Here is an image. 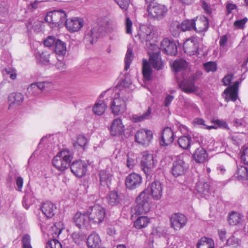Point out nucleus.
<instances>
[{
  "mask_svg": "<svg viewBox=\"0 0 248 248\" xmlns=\"http://www.w3.org/2000/svg\"><path fill=\"white\" fill-rule=\"evenodd\" d=\"M156 162L153 154H149L148 152L143 153L141 160V166L146 174H150L151 171L155 167Z\"/></svg>",
  "mask_w": 248,
  "mask_h": 248,
  "instance_id": "nucleus-8",
  "label": "nucleus"
},
{
  "mask_svg": "<svg viewBox=\"0 0 248 248\" xmlns=\"http://www.w3.org/2000/svg\"><path fill=\"white\" fill-rule=\"evenodd\" d=\"M194 30L198 32L205 31L209 27V22L207 18L203 16L197 17L194 19Z\"/></svg>",
  "mask_w": 248,
  "mask_h": 248,
  "instance_id": "nucleus-25",
  "label": "nucleus"
},
{
  "mask_svg": "<svg viewBox=\"0 0 248 248\" xmlns=\"http://www.w3.org/2000/svg\"><path fill=\"white\" fill-rule=\"evenodd\" d=\"M186 170V166L184 160L178 159L173 162L171 173L174 177H177L184 174Z\"/></svg>",
  "mask_w": 248,
  "mask_h": 248,
  "instance_id": "nucleus-20",
  "label": "nucleus"
},
{
  "mask_svg": "<svg viewBox=\"0 0 248 248\" xmlns=\"http://www.w3.org/2000/svg\"><path fill=\"white\" fill-rule=\"evenodd\" d=\"M137 205L134 210L137 215L145 214L148 213L151 208L150 196L145 191L142 192L137 198Z\"/></svg>",
  "mask_w": 248,
  "mask_h": 248,
  "instance_id": "nucleus-6",
  "label": "nucleus"
},
{
  "mask_svg": "<svg viewBox=\"0 0 248 248\" xmlns=\"http://www.w3.org/2000/svg\"><path fill=\"white\" fill-rule=\"evenodd\" d=\"M65 24L68 30L70 32L78 31L83 27V21L81 18L75 17L67 19Z\"/></svg>",
  "mask_w": 248,
  "mask_h": 248,
  "instance_id": "nucleus-23",
  "label": "nucleus"
},
{
  "mask_svg": "<svg viewBox=\"0 0 248 248\" xmlns=\"http://www.w3.org/2000/svg\"><path fill=\"white\" fill-rule=\"evenodd\" d=\"M240 155L241 160L248 165V147L244 146L241 150Z\"/></svg>",
  "mask_w": 248,
  "mask_h": 248,
  "instance_id": "nucleus-51",
  "label": "nucleus"
},
{
  "mask_svg": "<svg viewBox=\"0 0 248 248\" xmlns=\"http://www.w3.org/2000/svg\"><path fill=\"white\" fill-rule=\"evenodd\" d=\"M239 81H235L232 86L227 87L224 91V98L226 101L230 100L235 101L238 98Z\"/></svg>",
  "mask_w": 248,
  "mask_h": 248,
  "instance_id": "nucleus-19",
  "label": "nucleus"
},
{
  "mask_svg": "<svg viewBox=\"0 0 248 248\" xmlns=\"http://www.w3.org/2000/svg\"><path fill=\"white\" fill-rule=\"evenodd\" d=\"M119 7L124 11H126L128 9L130 0H114Z\"/></svg>",
  "mask_w": 248,
  "mask_h": 248,
  "instance_id": "nucleus-55",
  "label": "nucleus"
},
{
  "mask_svg": "<svg viewBox=\"0 0 248 248\" xmlns=\"http://www.w3.org/2000/svg\"><path fill=\"white\" fill-rule=\"evenodd\" d=\"M183 48L185 53L189 56L196 54L199 49V45L196 38L187 39L184 43Z\"/></svg>",
  "mask_w": 248,
  "mask_h": 248,
  "instance_id": "nucleus-18",
  "label": "nucleus"
},
{
  "mask_svg": "<svg viewBox=\"0 0 248 248\" xmlns=\"http://www.w3.org/2000/svg\"><path fill=\"white\" fill-rule=\"evenodd\" d=\"M167 12V8L164 5L154 1L151 2L147 6L148 20L151 21L161 19L165 16Z\"/></svg>",
  "mask_w": 248,
  "mask_h": 248,
  "instance_id": "nucleus-5",
  "label": "nucleus"
},
{
  "mask_svg": "<svg viewBox=\"0 0 248 248\" xmlns=\"http://www.w3.org/2000/svg\"><path fill=\"white\" fill-rule=\"evenodd\" d=\"M109 131L111 135L113 136H120L123 134L124 132V126L121 118H116L114 119L109 128Z\"/></svg>",
  "mask_w": 248,
  "mask_h": 248,
  "instance_id": "nucleus-21",
  "label": "nucleus"
},
{
  "mask_svg": "<svg viewBox=\"0 0 248 248\" xmlns=\"http://www.w3.org/2000/svg\"><path fill=\"white\" fill-rule=\"evenodd\" d=\"M55 51L59 55H64L66 52V44L60 40H57L55 43Z\"/></svg>",
  "mask_w": 248,
  "mask_h": 248,
  "instance_id": "nucleus-43",
  "label": "nucleus"
},
{
  "mask_svg": "<svg viewBox=\"0 0 248 248\" xmlns=\"http://www.w3.org/2000/svg\"><path fill=\"white\" fill-rule=\"evenodd\" d=\"M72 158V153L68 150L64 149L54 157L52 164L59 170L63 171L69 167Z\"/></svg>",
  "mask_w": 248,
  "mask_h": 248,
  "instance_id": "nucleus-4",
  "label": "nucleus"
},
{
  "mask_svg": "<svg viewBox=\"0 0 248 248\" xmlns=\"http://www.w3.org/2000/svg\"><path fill=\"white\" fill-rule=\"evenodd\" d=\"M16 189L18 191H21L23 184V179L21 176H18L16 178Z\"/></svg>",
  "mask_w": 248,
  "mask_h": 248,
  "instance_id": "nucleus-61",
  "label": "nucleus"
},
{
  "mask_svg": "<svg viewBox=\"0 0 248 248\" xmlns=\"http://www.w3.org/2000/svg\"><path fill=\"white\" fill-rule=\"evenodd\" d=\"M184 106L186 108L194 113H198L200 112V110L197 105L190 101H185Z\"/></svg>",
  "mask_w": 248,
  "mask_h": 248,
  "instance_id": "nucleus-49",
  "label": "nucleus"
},
{
  "mask_svg": "<svg viewBox=\"0 0 248 248\" xmlns=\"http://www.w3.org/2000/svg\"><path fill=\"white\" fill-rule=\"evenodd\" d=\"M87 142V140L84 136L79 135L78 137L77 144L79 146L81 147H83L84 145L86 144Z\"/></svg>",
  "mask_w": 248,
  "mask_h": 248,
  "instance_id": "nucleus-64",
  "label": "nucleus"
},
{
  "mask_svg": "<svg viewBox=\"0 0 248 248\" xmlns=\"http://www.w3.org/2000/svg\"><path fill=\"white\" fill-rule=\"evenodd\" d=\"M39 82L40 87H41L42 92H48L54 87L53 84L51 82L48 81Z\"/></svg>",
  "mask_w": 248,
  "mask_h": 248,
  "instance_id": "nucleus-52",
  "label": "nucleus"
},
{
  "mask_svg": "<svg viewBox=\"0 0 248 248\" xmlns=\"http://www.w3.org/2000/svg\"><path fill=\"white\" fill-rule=\"evenodd\" d=\"M177 142L181 148L187 149L191 143V138L189 136H182L178 139Z\"/></svg>",
  "mask_w": 248,
  "mask_h": 248,
  "instance_id": "nucleus-39",
  "label": "nucleus"
},
{
  "mask_svg": "<svg viewBox=\"0 0 248 248\" xmlns=\"http://www.w3.org/2000/svg\"><path fill=\"white\" fill-rule=\"evenodd\" d=\"M243 216L240 213L232 211L228 216V221L230 225L234 226L241 223Z\"/></svg>",
  "mask_w": 248,
  "mask_h": 248,
  "instance_id": "nucleus-31",
  "label": "nucleus"
},
{
  "mask_svg": "<svg viewBox=\"0 0 248 248\" xmlns=\"http://www.w3.org/2000/svg\"><path fill=\"white\" fill-rule=\"evenodd\" d=\"M197 248H215L213 240L209 238H202L197 245Z\"/></svg>",
  "mask_w": 248,
  "mask_h": 248,
  "instance_id": "nucleus-38",
  "label": "nucleus"
},
{
  "mask_svg": "<svg viewBox=\"0 0 248 248\" xmlns=\"http://www.w3.org/2000/svg\"><path fill=\"white\" fill-rule=\"evenodd\" d=\"M237 177L239 180H247L248 178V168L243 166H238L237 170Z\"/></svg>",
  "mask_w": 248,
  "mask_h": 248,
  "instance_id": "nucleus-44",
  "label": "nucleus"
},
{
  "mask_svg": "<svg viewBox=\"0 0 248 248\" xmlns=\"http://www.w3.org/2000/svg\"><path fill=\"white\" fill-rule=\"evenodd\" d=\"M66 15L62 10H55L49 12L45 17V21L59 25L65 22Z\"/></svg>",
  "mask_w": 248,
  "mask_h": 248,
  "instance_id": "nucleus-11",
  "label": "nucleus"
},
{
  "mask_svg": "<svg viewBox=\"0 0 248 248\" xmlns=\"http://www.w3.org/2000/svg\"><path fill=\"white\" fill-rule=\"evenodd\" d=\"M5 74L9 76V77L13 80L16 78V70L11 68H5L4 70Z\"/></svg>",
  "mask_w": 248,
  "mask_h": 248,
  "instance_id": "nucleus-56",
  "label": "nucleus"
},
{
  "mask_svg": "<svg viewBox=\"0 0 248 248\" xmlns=\"http://www.w3.org/2000/svg\"><path fill=\"white\" fill-rule=\"evenodd\" d=\"M187 62L184 59H180L175 60L172 64L173 70L175 72L180 71L187 66Z\"/></svg>",
  "mask_w": 248,
  "mask_h": 248,
  "instance_id": "nucleus-41",
  "label": "nucleus"
},
{
  "mask_svg": "<svg viewBox=\"0 0 248 248\" xmlns=\"http://www.w3.org/2000/svg\"><path fill=\"white\" fill-rule=\"evenodd\" d=\"M56 209V205L50 202L44 203L41 206V210L47 218H51L53 217Z\"/></svg>",
  "mask_w": 248,
  "mask_h": 248,
  "instance_id": "nucleus-28",
  "label": "nucleus"
},
{
  "mask_svg": "<svg viewBox=\"0 0 248 248\" xmlns=\"http://www.w3.org/2000/svg\"><path fill=\"white\" fill-rule=\"evenodd\" d=\"M142 183L141 176L136 173H131L128 175L125 180L126 188L134 189L139 187Z\"/></svg>",
  "mask_w": 248,
  "mask_h": 248,
  "instance_id": "nucleus-17",
  "label": "nucleus"
},
{
  "mask_svg": "<svg viewBox=\"0 0 248 248\" xmlns=\"http://www.w3.org/2000/svg\"><path fill=\"white\" fill-rule=\"evenodd\" d=\"M56 42L54 37L49 36L44 41V44L45 46L50 47L55 45Z\"/></svg>",
  "mask_w": 248,
  "mask_h": 248,
  "instance_id": "nucleus-60",
  "label": "nucleus"
},
{
  "mask_svg": "<svg viewBox=\"0 0 248 248\" xmlns=\"http://www.w3.org/2000/svg\"><path fill=\"white\" fill-rule=\"evenodd\" d=\"M107 200L111 206H117L120 203L121 199L117 192L112 191L108 194Z\"/></svg>",
  "mask_w": 248,
  "mask_h": 248,
  "instance_id": "nucleus-37",
  "label": "nucleus"
},
{
  "mask_svg": "<svg viewBox=\"0 0 248 248\" xmlns=\"http://www.w3.org/2000/svg\"><path fill=\"white\" fill-rule=\"evenodd\" d=\"M35 57L37 63L44 65L53 64L50 54L47 51H38L35 53Z\"/></svg>",
  "mask_w": 248,
  "mask_h": 248,
  "instance_id": "nucleus-26",
  "label": "nucleus"
},
{
  "mask_svg": "<svg viewBox=\"0 0 248 248\" xmlns=\"http://www.w3.org/2000/svg\"><path fill=\"white\" fill-rule=\"evenodd\" d=\"M138 35L141 42L146 43V45H148L149 43L153 49L157 48V46L154 43L157 36V30L155 27L151 25L142 26L140 28Z\"/></svg>",
  "mask_w": 248,
  "mask_h": 248,
  "instance_id": "nucleus-3",
  "label": "nucleus"
},
{
  "mask_svg": "<svg viewBox=\"0 0 248 248\" xmlns=\"http://www.w3.org/2000/svg\"><path fill=\"white\" fill-rule=\"evenodd\" d=\"M196 80V78L194 76L191 78L185 79L180 83L179 87L185 93H196L198 92L199 89L195 85L194 82Z\"/></svg>",
  "mask_w": 248,
  "mask_h": 248,
  "instance_id": "nucleus-14",
  "label": "nucleus"
},
{
  "mask_svg": "<svg viewBox=\"0 0 248 248\" xmlns=\"http://www.w3.org/2000/svg\"><path fill=\"white\" fill-rule=\"evenodd\" d=\"M129 94H124L123 92L116 93L110 99L109 107L111 112L115 116L123 114L126 110V101Z\"/></svg>",
  "mask_w": 248,
  "mask_h": 248,
  "instance_id": "nucleus-2",
  "label": "nucleus"
},
{
  "mask_svg": "<svg viewBox=\"0 0 248 248\" xmlns=\"http://www.w3.org/2000/svg\"><path fill=\"white\" fill-rule=\"evenodd\" d=\"M248 19L247 17H245L242 19L236 20L233 25L238 29H243L245 24L247 22Z\"/></svg>",
  "mask_w": 248,
  "mask_h": 248,
  "instance_id": "nucleus-57",
  "label": "nucleus"
},
{
  "mask_svg": "<svg viewBox=\"0 0 248 248\" xmlns=\"http://www.w3.org/2000/svg\"><path fill=\"white\" fill-rule=\"evenodd\" d=\"M73 220L75 225L79 229L85 228L89 230L92 227L87 211L83 213L77 212L75 215Z\"/></svg>",
  "mask_w": 248,
  "mask_h": 248,
  "instance_id": "nucleus-9",
  "label": "nucleus"
},
{
  "mask_svg": "<svg viewBox=\"0 0 248 248\" xmlns=\"http://www.w3.org/2000/svg\"><path fill=\"white\" fill-rule=\"evenodd\" d=\"M72 173L77 177H82L84 176L87 170V165L81 160H77L72 163L70 166Z\"/></svg>",
  "mask_w": 248,
  "mask_h": 248,
  "instance_id": "nucleus-15",
  "label": "nucleus"
},
{
  "mask_svg": "<svg viewBox=\"0 0 248 248\" xmlns=\"http://www.w3.org/2000/svg\"><path fill=\"white\" fill-rule=\"evenodd\" d=\"M31 236L28 234H24L21 239L22 248H32Z\"/></svg>",
  "mask_w": 248,
  "mask_h": 248,
  "instance_id": "nucleus-48",
  "label": "nucleus"
},
{
  "mask_svg": "<svg viewBox=\"0 0 248 248\" xmlns=\"http://www.w3.org/2000/svg\"><path fill=\"white\" fill-rule=\"evenodd\" d=\"M132 22L129 18V17H127L126 18L125 21V28H126V32L127 34H131L132 33Z\"/></svg>",
  "mask_w": 248,
  "mask_h": 248,
  "instance_id": "nucleus-62",
  "label": "nucleus"
},
{
  "mask_svg": "<svg viewBox=\"0 0 248 248\" xmlns=\"http://www.w3.org/2000/svg\"><path fill=\"white\" fill-rule=\"evenodd\" d=\"M28 93L32 95L35 96L42 92L40 82H34L31 84L27 89Z\"/></svg>",
  "mask_w": 248,
  "mask_h": 248,
  "instance_id": "nucleus-42",
  "label": "nucleus"
},
{
  "mask_svg": "<svg viewBox=\"0 0 248 248\" xmlns=\"http://www.w3.org/2000/svg\"><path fill=\"white\" fill-rule=\"evenodd\" d=\"M173 140L174 134L171 129L168 127L164 128L159 139L160 144L161 146H167L171 144Z\"/></svg>",
  "mask_w": 248,
  "mask_h": 248,
  "instance_id": "nucleus-22",
  "label": "nucleus"
},
{
  "mask_svg": "<svg viewBox=\"0 0 248 248\" xmlns=\"http://www.w3.org/2000/svg\"><path fill=\"white\" fill-rule=\"evenodd\" d=\"M46 248H62V246L57 239L53 238L47 243Z\"/></svg>",
  "mask_w": 248,
  "mask_h": 248,
  "instance_id": "nucleus-53",
  "label": "nucleus"
},
{
  "mask_svg": "<svg viewBox=\"0 0 248 248\" xmlns=\"http://www.w3.org/2000/svg\"><path fill=\"white\" fill-rule=\"evenodd\" d=\"M152 110L150 107H148L147 110L142 114L134 115L132 117V120L135 123L142 122L145 120H150L152 118Z\"/></svg>",
  "mask_w": 248,
  "mask_h": 248,
  "instance_id": "nucleus-35",
  "label": "nucleus"
},
{
  "mask_svg": "<svg viewBox=\"0 0 248 248\" xmlns=\"http://www.w3.org/2000/svg\"><path fill=\"white\" fill-rule=\"evenodd\" d=\"M233 78V75L232 74H228L225 76L222 79V82L225 86L229 85Z\"/></svg>",
  "mask_w": 248,
  "mask_h": 248,
  "instance_id": "nucleus-63",
  "label": "nucleus"
},
{
  "mask_svg": "<svg viewBox=\"0 0 248 248\" xmlns=\"http://www.w3.org/2000/svg\"><path fill=\"white\" fill-rule=\"evenodd\" d=\"M187 222L186 217L182 214L174 213L170 217V226L176 231L180 230L184 228Z\"/></svg>",
  "mask_w": 248,
  "mask_h": 248,
  "instance_id": "nucleus-13",
  "label": "nucleus"
},
{
  "mask_svg": "<svg viewBox=\"0 0 248 248\" xmlns=\"http://www.w3.org/2000/svg\"><path fill=\"white\" fill-rule=\"evenodd\" d=\"M135 138V141L138 143L148 146L153 139V133L150 130L141 129L136 132Z\"/></svg>",
  "mask_w": 248,
  "mask_h": 248,
  "instance_id": "nucleus-12",
  "label": "nucleus"
},
{
  "mask_svg": "<svg viewBox=\"0 0 248 248\" xmlns=\"http://www.w3.org/2000/svg\"><path fill=\"white\" fill-rule=\"evenodd\" d=\"M102 35V29L98 25L92 26L86 30L84 40L86 42H89L91 44L95 43L97 39Z\"/></svg>",
  "mask_w": 248,
  "mask_h": 248,
  "instance_id": "nucleus-10",
  "label": "nucleus"
},
{
  "mask_svg": "<svg viewBox=\"0 0 248 248\" xmlns=\"http://www.w3.org/2000/svg\"><path fill=\"white\" fill-rule=\"evenodd\" d=\"M195 188L198 193L201 196L205 197L209 192V185L208 183L203 182H199L196 184Z\"/></svg>",
  "mask_w": 248,
  "mask_h": 248,
  "instance_id": "nucleus-36",
  "label": "nucleus"
},
{
  "mask_svg": "<svg viewBox=\"0 0 248 248\" xmlns=\"http://www.w3.org/2000/svg\"><path fill=\"white\" fill-rule=\"evenodd\" d=\"M194 123L199 125H202L206 127L207 129H216L217 127L214 125L207 126L204 124V121L202 118H197L194 119Z\"/></svg>",
  "mask_w": 248,
  "mask_h": 248,
  "instance_id": "nucleus-59",
  "label": "nucleus"
},
{
  "mask_svg": "<svg viewBox=\"0 0 248 248\" xmlns=\"http://www.w3.org/2000/svg\"><path fill=\"white\" fill-rule=\"evenodd\" d=\"M10 107H16L20 105L23 101V95L20 93H11L9 97Z\"/></svg>",
  "mask_w": 248,
  "mask_h": 248,
  "instance_id": "nucleus-33",
  "label": "nucleus"
},
{
  "mask_svg": "<svg viewBox=\"0 0 248 248\" xmlns=\"http://www.w3.org/2000/svg\"><path fill=\"white\" fill-rule=\"evenodd\" d=\"M149 222L150 219L147 217L141 216L139 217L134 222V226L138 229H140L146 227Z\"/></svg>",
  "mask_w": 248,
  "mask_h": 248,
  "instance_id": "nucleus-40",
  "label": "nucleus"
},
{
  "mask_svg": "<svg viewBox=\"0 0 248 248\" xmlns=\"http://www.w3.org/2000/svg\"><path fill=\"white\" fill-rule=\"evenodd\" d=\"M194 19L185 20L181 24V29L183 31H186L194 30Z\"/></svg>",
  "mask_w": 248,
  "mask_h": 248,
  "instance_id": "nucleus-45",
  "label": "nucleus"
},
{
  "mask_svg": "<svg viewBox=\"0 0 248 248\" xmlns=\"http://www.w3.org/2000/svg\"><path fill=\"white\" fill-rule=\"evenodd\" d=\"M87 212L92 226L101 223L106 216L105 208L99 205L91 207Z\"/></svg>",
  "mask_w": 248,
  "mask_h": 248,
  "instance_id": "nucleus-7",
  "label": "nucleus"
},
{
  "mask_svg": "<svg viewBox=\"0 0 248 248\" xmlns=\"http://www.w3.org/2000/svg\"><path fill=\"white\" fill-rule=\"evenodd\" d=\"M148 53L150 55L149 62L146 60H143L142 62V74L144 78L146 80H150L151 78L152 70L150 64L153 68L157 70L162 69L163 64L160 58V52L149 50Z\"/></svg>",
  "mask_w": 248,
  "mask_h": 248,
  "instance_id": "nucleus-1",
  "label": "nucleus"
},
{
  "mask_svg": "<svg viewBox=\"0 0 248 248\" xmlns=\"http://www.w3.org/2000/svg\"><path fill=\"white\" fill-rule=\"evenodd\" d=\"M160 49L167 55H175L177 53V47L175 43L168 38H164L161 41Z\"/></svg>",
  "mask_w": 248,
  "mask_h": 248,
  "instance_id": "nucleus-16",
  "label": "nucleus"
},
{
  "mask_svg": "<svg viewBox=\"0 0 248 248\" xmlns=\"http://www.w3.org/2000/svg\"><path fill=\"white\" fill-rule=\"evenodd\" d=\"M170 31L173 36H178L182 31L181 24L176 21L172 22L170 25Z\"/></svg>",
  "mask_w": 248,
  "mask_h": 248,
  "instance_id": "nucleus-46",
  "label": "nucleus"
},
{
  "mask_svg": "<svg viewBox=\"0 0 248 248\" xmlns=\"http://www.w3.org/2000/svg\"><path fill=\"white\" fill-rule=\"evenodd\" d=\"M195 161L199 163H202L208 159V155L206 151L202 147L198 148L193 155Z\"/></svg>",
  "mask_w": 248,
  "mask_h": 248,
  "instance_id": "nucleus-30",
  "label": "nucleus"
},
{
  "mask_svg": "<svg viewBox=\"0 0 248 248\" xmlns=\"http://www.w3.org/2000/svg\"><path fill=\"white\" fill-rule=\"evenodd\" d=\"M87 245L89 248H100L101 246V240L98 234L93 232L87 239Z\"/></svg>",
  "mask_w": 248,
  "mask_h": 248,
  "instance_id": "nucleus-29",
  "label": "nucleus"
},
{
  "mask_svg": "<svg viewBox=\"0 0 248 248\" xmlns=\"http://www.w3.org/2000/svg\"><path fill=\"white\" fill-rule=\"evenodd\" d=\"M241 241L234 236L230 237L227 241V245L232 248H236L240 245Z\"/></svg>",
  "mask_w": 248,
  "mask_h": 248,
  "instance_id": "nucleus-50",
  "label": "nucleus"
},
{
  "mask_svg": "<svg viewBox=\"0 0 248 248\" xmlns=\"http://www.w3.org/2000/svg\"><path fill=\"white\" fill-rule=\"evenodd\" d=\"M204 68L207 72H215L217 70V66L215 62H209L203 64Z\"/></svg>",
  "mask_w": 248,
  "mask_h": 248,
  "instance_id": "nucleus-54",
  "label": "nucleus"
},
{
  "mask_svg": "<svg viewBox=\"0 0 248 248\" xmlns=\"http://www.w3.org/2000/svg\"><path fill=\"white\" fill-rule=\"evenodd\" d=\"M107 108V104L104 100H98L96 102L93 108V113L96 115H102Z\"/></svg>",
  "mask_w": 248,
  "mask_h": 248,
  "instance_id": "nucleus-34",
  "label": "nucleus"
},
{
  "mask_svg": "<svg viewBox=\"0 0 248 248\" xmlns=\"http://www.w3.org/2000/svg\"><path fill=\"white\" fill-rule=\"evenodd\" d=\"M133 59V54L132 50L129 48L127 49L125 58H124V62H125V67L124 69L125 70H127V69L129 68L131 63Z\"/></svg>",
  "mask_w": 248,
  "mask_h": 248,
  "instance_id": "nucleus-47",
  "label": "nucleus"
},
{
  "mask_svg": "<svg viewBox=\"0 0 248 248\" xmlns=\"http://www.w3.org/2000/svg\"><path fill=\"white\" fill-rule=\"evenodd\" d=\"M112 174L108 170H102L99 172V181L100 185L108 186L112 179Z\"/></svg>",
  "mask_w": 248,
  "mask_h": 248,
  "instance_id": "nucleus-32",
  "label": "nucleus"
},
{
  "mask_svg": "<svg viewBox=\"0 0 248 248\" xmlns=\"http://www.w3.org/2000/svg\"><path fill=\"white\" fill-rule=\"evenodd\" d=\"M106 24L108 26V29H107V31L111 32L114 31H117L118 27L116 23L112 21H107Z\"/></svg>",
  "mask_w": 248,
  "mask_h": 248,
  "instance_id": "nucleus-58",
  "label": "nucleus"
},
{
  "mask_svg": "<svg viewBox=\"0 0 248 248\" xmlns=\"http://www.w3.org/2000/svg\"><path fill=\"white\" fill-rule=\"evenodd\" d=\"M147 191L150 192L155 200L160 199L162 195V185L159 181H154L148 186Z\"/></svg>",
  "mask_w": 248,
  "mask_h": 248,
  "instance_id": "nucleus-24",
  "label": "nucleus"
},
{
  "mask_svg": "<svg viewBox=\"0 0 248 248\" xmlns=\"http://www.w3.org/2000/svg\"><path fill=\"white\" fill-rule=\"evenodd\" d=\"M64 229L63 223L59 221L53 224L50 228L47 235L51 239L53 238L57 239L61 233Z\"/></svg>",
  "mask_w": 248,
  "mask_h": 248,
  "instance_id": "nucleus-27",
  "label": "nucleus"
}]
</instances>
